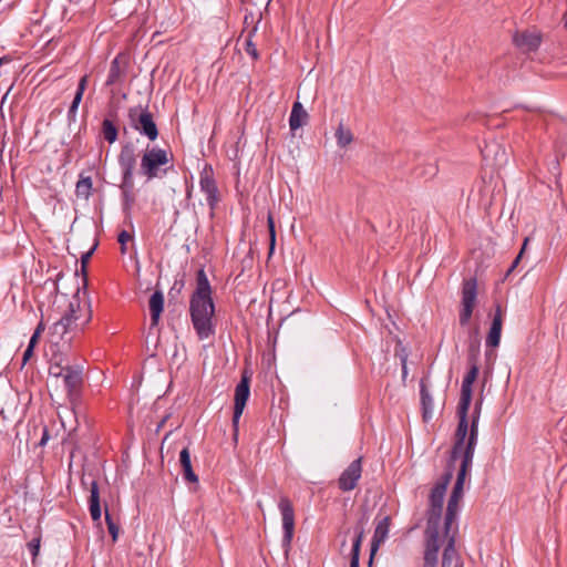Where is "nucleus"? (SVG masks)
Wrapping results in <instances>:
<instances>
[{
    "label": "nucleus",
    "mask_w": 567,
    "mask_h": 567,
    "mask_svg": "<svg viewBox=\"0 0 567 567\" xmlns=\"http://www.w3.org/2000/svg\"><path fill=\"white\" fill-rule=\"evenodd\" d=\"M93 187L92 178L90 176L80 175V179L75 186V194L78 197L87 199L91 195V190Z\"/></svg>",
    "instance_id": "nucleus-28"
},
{
    "label": "nucleus",
    "mask_w": 567,
    "mask_h": 567,
    "mask_svg": "<svg viewBox=\"0 0 567 567\" xmlns=\"http://www.w3.org/2000/svg\"><path fill=\"white\" fill-rule=\"evenodd\" d=\"M92 250L84 254L82 257H81V262H82V267H84V265L89 261V259L91 258L92 256Z\"/></svg>",
    "instance_id": "nucleus-46"
},
{
    "label": "nucleus",
    "mask_w": 567,
    "mask_h": 567,
    "mask_svg": "<svg viewBox=\"0 0 567 567\" xmlns=\"http://www.w3.org/2000/svg\"><path fill=\"white\" fill-rule=\"evenodd\" d=\"M520 259H522L520 255H517V257L513 261L511 268L508 269V272L513 271V269H515L517 267V265L519 264Z\"/></svg>",
    "instance_id": "nucleus-47"
},
{
    "label": "nucleus",
    "mask_w": 567,
    "mask_h": 567,
    "mask_svg": "<svg viewBox=\"0 0 567 567\" xmlns=\"http://www.w3.org/2000/svg\"><path fill=\"white\" fill-rule=\"evenodd\" d=\"M503 328V311L499 305L496 306L492 324L486 338L487 348H497L501 342V334Z\"/></svg>",
    "instance_id": "nucleus-16"
},
{
    "label": "nucleus",
    "mask_w": 567,
    "mask_h": 567,
    "mask_svg": "<svg viewBox=\"0 0 567 567\" xmlns=\"http://www.w3.org/2000/svg\"><path fill=\"white\" fill-rule=\"evenodd\" d=\"M43 330H44V324H43V322H40L33 333H38V336L40 337V334L42 333Z\"/></svg>",
    "instance_id": "nucleus-50"
},
{
    "label": "nucleus",
    "mask_w": 567,
    "mask_h": 567,
    "mask_svg": "<svg viewBox=\"0 0 567 567\" xmlns=\"http://www.w3.org/2000/svg\"><path fill=\"white\" fill-rule=\"evenodd\" d=\"M127 117L131 127L141 135L146 136L152 142L158 137L157 125L147 106L137 105L128 109Z\"/></svg>",
    "instance_id": "nucleus-4"
},
{
    "label": "nucleus",
    "mask_w": 567,
    "mask_h": 567,
    "mask_svg": "<svg viewBox=\"0 0 567 567\" xmlns=\"http://www.w3.org/2000/svg\"><path fill=\"white\" fill-rule=\"evenodd\" d=\"M87 82H89V76L87 75H84V76H82L80 79L79 84H78V89H76V92H75V95H74L73 100L82 101L83 94H84L85 89L87 86Z\"/></svg>",
    "instance_id": "nucleus-36"
},
{
    "label": "nucleus",
    "mask_w": 567,
    "mask_h": 567,
    "mask_svg": "<svg viewBox=\"0 0 567 567\" xmlns=\"http://www.w3.org/2000/svg\"><path fill=\"white\" fill-rule=\"evenodd\" d=\"M563 20H564V27L567 29V11L565 12Z\"/></svg>",
    "instance_id": "nucleus-51"
},
{
    "label": "nucleus",
    "mask_w": 567,
    "mask_h": 567,
    "mask_svg": "<svg viewBox=\"0 0 567 567\" xmlns=\"http://www.w3.org/2000/svg\"><path fill=\"white\" fill-rule=\"evenodd\" d=\"M528 243H529V238H528V237H526V238H525V240H524V243H523V246H522V248H520V251H519V254H518V255H520V257H523L524 252L526 251V247H527Z\"/></svg>",
    "instance_id": "nucleus-48"
},
{
    "label": "nucleus",
    "mask_w": 567,
    "mask_h": 567,
    "mask_svg": "<svg viewBox=\"0 0 567 567\" xmlns=\"http://www.w3.org/2000/svg\"><path fill=\"white\" fill-rule=\"evenodd\" d=\"M48 439H49L48 431H47V429H43V435H42V439L40 441V445H44L47 443Z\"/></svg>",
    "instance_id": "nucleus-49"
},
{
    "label": "nucleus",
    "mask_w": 567,
    "mask_h": 567,
    "mask_svg": "<svg viewBox=\"0 0 567 567\" xmlns=\"http://www.w3.org/2000/svg\"><path fill=\"white\" fill-rule=\"evenodd\" d=\"M164 422H165V421H163L161 424H158L157 431L163 426V423H164Z\"/></svg>",
    "instance_id": "nucleus-54"
},
{
    "label": "nucleus",
    "mask_w": 567,
    "mask_h": 567,
    "mask_svg": "<svg viewBox=\"0 0 567 567\" xmlns=\"http://www.w3.org/2000/svg\"><path fill=\"white\" fill-rule=\"evenodd\" d=\"M200 189L206 195V200L210 209H214L219 200L218 189L212 174L204 171L200 175Z\"/></svg>",
    "instance_id": "nucleus-17"
},
{
    "label": "nucleus",
    "mask_w": 567,
    "mask_h": 567,
    "mask_svg": "<svg viewBox=\"0 0 567 567\" xmlns=\"http://www.w3.org/2000/svg\"><path fill=\"white\" fill-rule=\"evenodd\" d=\"M69 332L70 330L60 321L54 322L51 328V337L55 342H58V340H63Z\"/></svg>",
    "instance_id": "nucleus-33"
},
{
    "label": "nucleus",
    "mask_w": 567,
    "mask_h": 567,
    "mask_svg": "<svg viewBox=\"0 0 567 567\" xmlns=\"http://www.w3.org/2000/svg\"><path fill=\"white\" fill-rule=\"evenodd\" d=\"M79 311H81V305L78 295H75L73 296L72 300L69 301L65 313L58 321L63 322L65 328L72 331L78 327Z\"/></svg>",
    "instance_id": "nucleus-19"
},
{
    "label": "nucleus",
    "mask_w": 567,
    "mask_h": 567,
    "mask_svg": "<svg viewBox=\"0 0 567 567\" xmlns=\"http://www.w3.org/2000/svg\"><path fill=\"white\" fill-rule=\"evenodd\" d=\"M132 238H133L132 235L128 231H126V230H122L118 234L117 241L121 245V252L122 254L126 252V243L132 240Z\"/></svg>",
    "instance_id": "nucleus-38"
},
{
    "label": "nucleus",
    "mask_w": 567,
    "mask_h": 567,
    "mask_svg": "<svg viewBox=\"0 0 567 567\" xmlns=\"http://www.w3.org/2000/svg\"><path fill=\"white\" fill-rule=\"evenodd\" d=\"M102 134L109 143H114L117 138V128L114 123L105 118L102 123Z\"/></svg>",
    "instance_id": "nucleus-31"
},
{
    "label": "nucleus",
    "mask_w": 567,
    "mask_h": 567,
    "mask_svg": "<svg viewBox=\"0 0 567 567\" xmlns=\"http://www.w3.org/2000/svg\"><path fill=\"white\" fill-rule=\"evenodd\" d=\"M477 298V280L471 278L464 281L462 288V310L460 312L461 326H466L473 315Z\"/></svg>",
    "instance_id": "nucleus-7"
},
{
    "label": "nucleus",
    "mask_w": 567,
    "mask_h": 567,
    "mask_svg": "<svg viewBox=\"0 0 567 567\" xmlns=\"http://www.w3.org/2000/svg\"><path fill=\"white\" fill-rule=\"evenodd\" d=\"M62 378L68 391V396L73 402L75 399H78L81 386L83 384V367L80 364H66V370H64Z\"/></svg>",
    "instance_id": "nucleus-9"
},
{
    "label": "nucleus",
    "mask_w": 567,
    "mask_h": 567,
    "mask_svg": "<svg viewBox=\"0 0 567 567\" xmlns=\"http://www.w3.org/2000/svg\"><path fill=\"white\" fill-rule=\"evenodd\" d=\"M212 287L204 269L196 275V288L190 296L189 312L194 329L200 340L214 334L213 317L215 305L212 298Z\"/></svg>",
    "instance_id": "nucleus-1"
},
{
    "label": "nucleus",
    "mask_w": 567,
    "mask_h": 567,
    "mask_svg": "<svg viewBox=\"0 0 567 567\" xmlns=\"http://www.w3.org/2000/svg\"><path fill=\"white\" fill-rule=\"evenodd\" d=\"M337 143L340 147H346L353 141L352 132L340 123L336 131Z\"/></svg>",
    "instance_id": "nucleus-30"
},
{
    "label": "nucleus",
    "mask_w": 567,
    "mask_h": 567,
    "mask_svg": "<svg viewBox=\"0 0 567 567\" xmlns=\"http://www.w3.org/2000/svg\"><path fill=\"white\" fill-rule=\"evenodd\" d=\"M478 350H480V343L478 342L471 343V346H470V357H468V361L470 362H474V361L477 362Z\"/></svg>",
    "instance_id": "nucleus-43"
},
{
    "label": "nucleus",
    "mask_w": 567,
    "mask_h": 567,
    "mask_svg": "<svg viewBox=\"0 0 567 567\" xmlns=\"http://www.w3.org/2000/svg\"><path fill=\"white\" fill-rule=\"evenodd\" d=\"M363 534H364V530H363V528H361L358 532L357 538L352 546L350 567H359L360 546L362 543Z\"/></svg>",
    "instance_id": "nucleus-32"
},
{
    "label": "nucleus",
    "mask_w": 567,
    "mask_h": 567,
    "mask_svg": "<svg viewBox=\"0 0 567 567\" xmlns=\"http://www.w3.org/2000/svg\"><path fill=\"white\" fill-rule=\"evenodd\" d=\"M168 153L158 147H147L141 161V174L146 176L147 181L162 177L166 171H161V167L168 164Z\"/></svg>",
    "instance_id": "nucleus-5"
},
{
    "label": "nucleus",
    "mask_w": 567,
    "mask_h": 567,
    "mask_svg": "<svg viewBox=\"0 0 567 567\" xmlns=\"http://www.w3.org/2000/svg\"><path fill=\"white\" fill-rule=\"evenodd\" d=\"M406 374V365H405V361H403V375Z\"/></svg>",
    "instance_id": "nucleus-52"
},
{
    "label": "nucleus",
    "mask_w": 567,
    "mask_h": 567,
    "mask_svg": "<svg viewBox=\"0 0 567 567\" xmlns=\"http://www.w3.org/2000/svg\"><path fill=\"white\" fill-rule=\"evenodd\" d=\"M64 370H66V365L53 364L50 367L49 373L51 377L60 378L63 375Z\"/></svg>",
    "instance_id": "nucleus-42"
},
{
    "label": "nucleus",
    "mask_w": 567,
    "mask_h": 567,
    "mask_svg": "<svg viewBox=\"0 0 567 567\" xmlns=\"http://www.w3.org/2000/svg\"><path fill=\"white\" fill-rule=\"evenodd\" d=\"M249 394V378L246 374H243L241 380L236 385L235 390V405L233 415V423L235 426H237L238 421L244 412Z\"/></svg>",
    "instance_id": "nucleus-13"
},
{
    "label": "nucleus",
    "mask_w": 567,
    "mask_h": 567,
    "mask_svg": "<svg viewBox=\"0 0 567 567\" xmlns=\"http://www.w3.org/2000/svg\"><path fill=\"white\" fill-rule=\"evenodd\" d=\"M39 336L38 333H33L32 337L30 338V341H29V344H28V348H31L34 350V347L37 346L38 341H39Z\"/></svg>",
    "instance_id": "nucleus-45"
},
{
    "label": "nucleus",
    "mask_w": 567,
    "mask_h": 567,
    "mask_svg": "<svg viewBox=\"0 0 567 567\" xmlns=\"http://www.w3.org/2000/svg\"><path fill=\"white\" fill-rule=\"evenodd\" d=\"M267 224L269 228V235H270V250L274 249L275 246V238H276V231H275V223L271 214L268 215Z\"/></svg>",
    "instance_id": "nucleus-41"
},
{
    "label": "nucleus",
    "mask_w": 567,
    "mask_h": 567,
    "mask_svg": "<svg viewBox=\"0 0 567 567\" xmlns=\"http://www.w3.org/2000/svg\"><path fill=\"white\" fill-rule=\"evenodd\" d=\"M33 355V349L28 348L25 349L22 358V365H24Z\"/></svg>",
    "instance_id": "nucleus-44"
},
{
    "label": "nucleus",
    "mask_w": 567,
    "mask_h": 567,
    "mask_svg": "<svg viewBox=\"0 0 567 567\" xmlns=\"http://www.w3.org/2000/svg\"><path fill=\"white\" fill-rule=\"evenodd\" d=\"M105 520H106V525H107V530L111 534L113 542H115L117 539L120 528H118L117 523L113 519L112 515L109 513L107 508H105Z\"/></svg>",
    "instance_id": "nucleus-34"
},
{
    "label": "nucleus",
    "mask_w": 567,
    "mask_h": 567,
    "mask_svg": "<svg viewBox=\"0 0 567 567\" xmlns=\"http://www.w3.org/2000/svg\"><path fill=\"white\" fill-rule=\"evenodd\" d=\"M471 363V367L468 369V371L466 372L464 379H463V382H462V386H461V396H460V401H458V404H466V405H471V402H472V386H473V383L475 382V380L477 379V375H478V365H477V362H470Z\"/></svg>",
    "instance_id": "nucleus-15"
},
{
    "label": "nucleus",
    "mask_w": 567,
    "mask_h": 567,
    "mask_svg": "<svg viewBox=\"0 0 567 567\" xmlns=\"http://www.w3.org/2000/svg\"><path fill=\"white\" fill-rule=\"evenodd\" d=\"M390 527V517L384 516L377 524L374 535L371 543L370 563L372 561L373 555L379 549L380 545L388 538Z\"/></svg>",
    "instance_id": "nucleus-18"
},
{
    "label": "nucleus",
    "mask_w": 567,
    "mask_h": 567,
    "mask_svg": "<svg viewBox=\"0 0 567 567\" xmlns=\"http://www.w3.org/2000/svg\"><path fill=\"white\" fill-rule=\"evenodd\" d=\"M123 74H124V68L121 63V58L116 56L111 63L106 84L107 85L115 84L122 78Z\"/></svg>",
    "instance_id": "nucleus-29"
},
{
    "label": "nucleus",
    "mask_w": 567,
    "mask_h": 567,
    "mask_svg": "<svg viewBox=\"0 0 567 567\" xmlns=\"http://www.w3.org/2000/svg\"><path fill=\"white\" fill-rule=\"evenodd\" d=\"M148 307L151 311V327H156L164 309V295L162 291H155L151 296Z\"/></svg>",
    "instance_id": "nucleus-21"
},
{
    "label": "nucleus",
    "mask_w": 567,
    "mask_h": 567,
    "mask_svg": "<svg viewBox=\"0 0 567 567\" xmlns=\"http://www.w3.org/2000/svg\"><path fill=\"white\" fill-rule=\"evenodd\" d=\"M40 544H41L40 535L38 537L33 538L30 543H28V548L30 549V551L32 554L33 561L35 560L37 556L39 555Z\"/></svg>",
    "instance_id": "nucleus-37"
},
{
    "label": "nucleus",
    "mask_w": 567,
    "mask_h": 567,
    "mask_svg": "<svg viewBox=\"0 0 567 567\" xmlns=\"http://www.w3.org/2000/svg\"><path fill=\"white\" fill-rule=\"evenodd\" d=\"M445 491L443 486H434L430 494L426 528L424 532V550L421 567H437L439 551L444 535L441 526Z\"/></svg>",
    "instance_id": "nucleus-2"
},
{
    "label": "nucleus",
    "mask_w": 567,
    "mask_h": 567,
    "mask_svg": "<svg viewBox=\"0 0 567 567\" xmlns=\"http://www.w3.org/2000/svg\"><path fill=\"white\" fill-rule=\"evenodd\" d=\"M456 535H443L441 547H443L441 567H463V560L456 549Z\"/></svg>",
    "instance_id": "nucleus-12"
},
{
    "label": "nucleus",
    "mask_w": 567,
    "mask_h": 567,
    "mask_svg": "<svg viewBox=\"0 0 567 567\" xmlns=\"http://www.w3.org/2000/svg\"><path fill=\"white\" fill-rule=\"evenodd\" d=\"M468 409L470 405L466 404L457 405L458 424L455 431V442L451 451V461H456L458 457H461V461L463 460V452L466 447L471 429L467 416Z\"/></svg>",
    "instance_id": "nucleus-6"
},
{
    "label": "nucleus",
    "mask_w": 567,
    "mask_h": 567,
    "mask_svg": "<svg viewBox=\"0 0 567 567\" xmlns=\"http://www.w3.org/2000/svg\"><path fill=\"white\" fill-rule=\"evenodd\" d=\"M120 187L123 197V209L126 214H128L135 202V197L133 194L134 181H130V184H127L126 179H122V184Z\"/></svg>",
    "instance_id": "nucleus-27"
},
{
    "label": "nucleus",
    "mask_w": 567,
    "mask_h": 567,
    "mask_svg": "<svg viewBox=\"0 0 567 567\" xmlns=\"http://www.w3.org/2000/svg\"><path fill=\"white\" fill-rule=\"evenodd\" d=\"M308 113L300 102H295L289 117V126L291 131H296L306 124Z\"/></svg>",
    "instance_id": "nucleus-23"
},
{
    "label": "nucleus",
    "mask_w": 567,
    "mask_h": 567,
    "mask_svg": "<svg viewBox=\"0 0 567 567\" xmlns=\"http://www.w3.org/2000/svg\"><path fill=\"white\" fill-rule=\"evenodd\" d=\"M278 507L282 517V546L286 550L290 548L295 532V511L292 503L287 496H281Z\"/></svg>",
    "instance_id": "nucleus-8"
},
{
    "label": "nucleus",
    "mask_w": 567,
    "mask_h": 567,
    "mask_svg": "<svg viewBox=\"0 0 567 567\" xmlns=\"http://www.w3.org/2000/svg\"><path fill=\"white\" fill-rule=\"evenodd\" d=\"M179 463L183 470L184 478L189 483H197L198 477L192 467L190 454L187 447L183 449L179 453Z\"/></svg>",
    "instance_id": "nucleus-24"
},
{
    "label": "nucleus",
    "mask_w": 567,
    "mask_h": 567,
    "mask_svg": "<svg viewBox=\"0 0 567 567\" xmlns=\"http://www.w3.org/2000/svg\"><path fill=\"white\" fill-rule=\"evenodd\" d=\"M482 403H483V400L480 399L474 404V411L472 413V419H471L470 435H468V440H467L465 450L475 451V446L477 444V437H478V420H480Z\"/></svg>",
    "instance_id": "nucleus-20"
},
{
    "label": "nucleus",
    "mask_w": 567,
    "mask_h": 567,
    "mask_svg": "<svg viewBox=\"0 0 567 567\" xmlns=\"http://www.w3.org/2000/svg\"><path fill=\"white\" fill-rule=\"evenodd\" d=\"M420 394H421L423 419H424V421H429L433 414L434 403H433V399L429 392V389L423 380L421 381V384H420Z\"/></svg>",
    "instance_id": "nucleus-25"
},
{
    "label": "nucleus",
    "mask_w": 567,
    "mask_h": 567,
    "mask_svg": "<svg viewBox=\"0 0 567 567\" xmlns=\"http://www.w3.org/2000/svg\"><path fill=\"white\" fill-rule=\"evenodd\" d=\"M136 164V154L135 148L131 143L122 146V150L118 155V165L122 169L123 177L122 179H126V183L130 184V181H133V171Z\"/></svg>",
    "instance_id": "nucleus-14"
},
{
    "label": "nucleus",
    "mask_w": 567,
    "mask_h": 567,
    "mask_svg": "<svg viewBox=\"0 0 567 567\" xmlns=\"http://www.w3.org/2000/svg\"><path fill=\"white\" fill-rule=\"evenodd\" d=\"M454 462L455 461H451V460L449 461L447 471L442 476L441 481L435 484V486H443V491H445V492H446V488L453 477Z\"/></svg>",
    "instance_id": "nucleus-35"
},
{
    "label": "nucleus",
    "mask_w": 567,
    "mask_h": 567,
    "mask_svg": "<svg viewBox=\"0 0 567 567\" xmlns=\"http://www.w3.org/2000/svg\"><path fill=\"white\" fill-rule=\"evenodd\" d=\"M474 451L464 450L463 460L461 461L460 471L450 496L447 508L444 517V535H456L457 528L454 527L458 502L463 496V487L465 477L472 466Z\"/></svg>",
    "instance_id": "nucleus-3"
},
{
    "label": "nucleus",
    "mask_w": 567,
    "mask_h": 567,
    "mask_svg": "<svg viewBox=\"0 0 567 567\" xmlns=\"http://www.w3.org/2000/svg\"><path fill=\"white\" fill-rule=\"evenodd\" d=\"M80 103H81V101L73 100L70 105V109L68 112V120H69L70 125L75 122L76 112H78Z\"/></svg>",
    "instance_id": "nucleus-40"
},
{
    "label": "nucleus",
    "mask_w": 567,
    "mask_h": 567,
    "mask_svg": "<svg viewBox=\"0 0 567 567\" xmlns=\"http://www.w3.org/2000/svg\"><path fill=\"white\" fill-rule=\"evenodd\" d=\"M7 61H8V60H7L6 58H1V59H0V66H1L4 62H7Z\"/></svg>",
    "instance_id": "nucleus-53"
},
{
    "label": "nucleus",
    "mask_w": 567,
    "mask_h": 567,
    "mask_svg": "<svg viewBox=\"0 0 567 567\" xmlns=\"http://www.w3.org/2000/svg\"><path fill=\"white\" fill-rule=\"evenodd\" d=\"M362 474V457L352 461L341 473L338 480V486L343 492L352 491L357 487Z\"/></svg>",
    "instance_id": "nucleus-11"
},
{
    "label": "nucleus",
    "mask_w": 567,
    "mask_h": 567,
    "mask_svg": "<svg viewBox=\"0 0 567 567\" xmlns=\"http://www.w3.org/2000/svg\"><path fill=\"white\" fill-rule=\"evenodd\" d=\"M254 31H251L246 40V52L251 55V58L254 60H257L258 59V51H257V48L255 45V43H252L251 41V34H252Z\"/></svg>",
    "instance_id": "nucleus-39"
},
{
    "label": "nucleus",
    "mask_w": 567,
    "mask_h": 567,
    "mask_svg": "<svg viewBox=\"0 0 567 567\" xmlns=\"http://www.w3.org/2000/svg\"><path fill=\"white\" fill-rule=\"evenodd\" d=\"M91 495H90V514L94 522H99L101 518V505H100V493L96 481L91 482Z\"/></svg>",
    "instance_id": "nucleus-26"
},
{
    "label": "nucleus",
    "mask_w": 567,
    "mask_h": 567,
    "mask_svg": "<svg viewBox=\"0 0 567 567\" xmlns=\"http://www.w3.org/2000/svg\"><path fill=\"white\" fill-rule=\"evenodd\" d=\"M513 41L523 53L535 52L542 43V33L536 29L524 30L516 32Z\"/></svg>",
    "instance_id": "nucleus-10"
},
{
    "label": "nucleus",
    "mask_w": 567,
    "mask_h": 567,
    "mask_svg": "<svg viewBox=\"0 0 567 567\" xmlns=\"http://www.w3.org/2000/svg\"><path fill=\"white\" fill-rule=\"evenodd\" d=\"M481 153L486 161L492 158L496 165H502L506 159L505 150L496 142L486 144Z\"/></svg>",
    "instance_id": "nucleus-22"
}]
</instances>
